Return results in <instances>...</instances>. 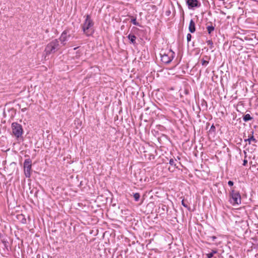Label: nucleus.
Masks as SVG:
<instances>
[{
    "mask_svg": "<svg viewBox=\"0 0 258 258\" xmlns=\"http://www.w3.org/2000/svg\"><path fill=\"white\" fill-rule=\"evenodd\" d=\"M94 23L91 20L89 15H87L85 21L83 23L82 29L84 33L87 36H91L93 34L94 30L93 27Z\"/></svg>",
    "mask_w": 258,
    "mask_h": 258,
    "instance_id": "nucleus-1",
    "label": "nucleus"
},
{
    "mask_svg": "<svg viewBox=\"0 0 258 258\" xmlns=\"http://www.w3.org/2000/svg\"><path fill=\"white\" fill-rule=\"evenodd\" d=\"M59 49V41L55 39L49 43L45 47L44 50V58L46 59V56L51 53H53Z\"/></svg>",
    "mask_w": 258,
    "mask_h": 258,
    "instance_id": "nucleus-2",
    "label": "nucleus"
},
{
    "mask_svg": "<svg viewBox=\"0 0 258 258\" xmlns=\"http://www.w3.org/2000/svg\"><path fill=\"white\" fill-rule=\"evenodd\" d=\"M241 196L238 191L235 190L234 188L230 189L229 191V200L230 203L234 206L239 205L241 204Z\"/></svg>",
    "mask_w": 258,
    "mask_h": 258,
    "instance_id": "nucleus-3",
    "label": "nucleus"
},
{
    "mask_svg": "<svg viewBox=\"0 0 258 258\" xmlns=\"http://www.w3.org/2000/svg\"><path fill=\"white\" fill-rule=\"evenodd\" d=\"M161 60L164 63H169L173 59L174 57V52L171 50H169L167 52H164L160 53Z\"/></svg>",
    "mask_w": 258,
    "mask_h": 258,
    "instance_id": "nucleus-4",
    "label": "nucleus"
},
{
    "mask_svg": "<svg viewBox=\"0 0 258 258\" xmlns=\"http://www.w3.org/2000/svg\"><path fill=\"white\" fill-rule=\"evenodd\" d=\"M12 129L13 134L17 137H20L23 133V129L21 125L17 123L13 122L12 124Z\"/></svg>",
    "mask_w": 258,
    "mask_h": 258,
    "instance_id": "nucleus-5",
    "label": "nucleus"
},
{
    "mask_svg": "<svg viewBox=\"0 0 258 258\" xmlns=\"http://www.w3.org/2000/svg\"><path fill=\"white\" fill-rule=\"evenodd\" d=\"M32 161L30 159H27L24 163V173L26 177H30L31 176Z\"/></svg>",
    "mask_w": 258,
    "mask_h": 258,
    "instance_id": "nucleus-6",
    "label": "nucleus"
},
{
    "mask_svg": "<svg viewBox=\"0 0 258 258\" xmlns=\"http://www.w3.org/2000/svg\"><path fill=\"white\" fill-rule=\"evenodd\" d=\"M70 37V34H69V30H65L62 32L60 36L59 39L61 42V43L64 45L66 44V42L68 40V38Z\"/></svg>",
    "mask_w": 258,
    "mask_h": 258,
    "instance_id": "nucleus-7",
    "label": "nucleus"
},
{
    "mask_svg": "<svg viewBox=\"0 0 258 258\" xmlns=\"http://www.w3.org/2000/svg\"><path fill=\"white\" fill-rule=\"evenodd\" d=\"M253 133V131L251 130L247 138L244 139V142H248L249 145L252 143H256L257 141L255 138H254Z\"/></svg>",
    "mask_w": 258,
    "mask_h": 258,
    "instance_id": "nucleus-8",
    "label": "nucleus"
},
{
    "mask_svg": "<svg viewBox=\"0 0 258 258\" xmlns=\"http://www.w3.org/2000/svg\"><path fill=\"white\" fill-rule=\"evenodd\" d=\"M186 3L189 8L200 7L201 6V3L198 0H187Z\"/></svg>",
    "mask_w": 258,
    "mask_h": 258,
    "instance_id": "nucleus-9",
    "label": "nucleus"
},
{
    "mask_svg": "<svg viewBox=\"0 0 258 258\" xmlns=\"http://www.w3.org/2000/svg\"><path fill=\"white\" fill-rule=\"evenodd\" d=\"M195 23L192 19H191L189 24L188 30L190 33H194L196 31Z\"/></svg>",
    "mask_w": 258,
    "mask_h": 258,
    "instance_id": "nucleus-10",
    "label": "nucleus"
},
{
    "mask_svg": "<svg viewBox=\"0 0 258 258\" xmlns=\"http://www.w3.org/2000/svg\"><path fill=\"white\" fill-rule=\"evenodd\" d=\"M128 39L130 40L131 43L135 44L136 43V36L134 35L130 34L127 36Z\"/></svg>",
    "mask_w": 258,
    "mask_h": 258,
    "instance_id": "nucleus-11",
    "label": "nucleus"
},
{
    "mask_svg": "<svg viewBox=\"0 0 258 258\" xmlns=\"http://www.w3.org/2000/svg\"><path fill=\"white\" fill-rule=\"evenodd\" d=\"M252 119V117L249 114H246L243 116L244 121H248Z\"/></svg>",
    "mask_w": 258,
    "mask_h": 258,
    "instance_id": "nucleus-12",
    "label": "nucleus"
},
{
    "mask_svg": "<svg viewBox=\"0 0 258 258\" xmlns=\"http://www.w3.org/2000/svg\"><path fill=\"white\" fill-rule=\"evenodd\" d=\"M208 32L209 34H211L214 30V27L212 25L208 26L207 27Z\"/></svg>",
    "mask_w": 258,
    "mask_h": 258,
    "instance_id": "nucleus-13",
    "label": "nucleus"
},
{
    "mask_svg": "<svg viewBox=\"0 0 258 258\" xmlns=\"http://www.w3.org/2000/svg\"><path fill=\"white\" fill-rule=\"evenodd\" d=\"M133 196H134L135 201L137 202L139 200V199L140 198V195L139 194V193L137 192V193L134 194Z\"/></svg>",
    "mask_w": 258,
    "mask_h": 258,
    "instance_id": "nucleus-14",
    "label": "nucleus"
},
{
    "mask_svg": "<svg viewBox=\"0 0 258 258\" xmlns=\"http://www.w3.org/2000/svg\"><path fill=\"white\" fill-rule=\"evenodd\" d=\"M202 64L204 66H207L209 63V61L208 60H205L204 59H202L201 60Z\"/></svg>",
    "mask_w": 258,
    "mask_h": 258,
    "instance_id": "nucleus-15",
    "label": "nucleus"
},
{
    "mask_svg": "<svg viewBox=\"0 0 258 258\" xmlns=\"http://www.w3.org/2000/svg\"><path fill=\"white\" fill-rule=\"evenodd\" d=\"M131 22L135 25L139 26V24L137 22L136 18L132 19L131 20Z\"/></svg>",
    "mask_w": 258,
    "mask_h": 258,
    "instance_id": "nucleus-16",
    "label": "nucleus"
},
{
    "mask_svg": "<svg viewBox=\"0 0 258 258\" xmlns=\"http://www.w3.org/2000/svg\"><path fill=\"white\" fill-rule=\"evenodd\" d=\"M207 43L208 45L210 46L211 48H212L214 47L213 43L212 40H208L207 41Z\"/></svg>",
    "mask_w": 258,
    "mask_h": 258,
    "instance_id": "nucleus-17",
    "label": "nucleus"
},
{
    "mask_svg": "<svg viewBox=\"0 0 258 258\" xmlns=\"http://www.w3.org/2000/svg\"><path fill=\"white\" fill-rule=\"evenodd\" d=\"M217 238V237L215 236H209L208 237L207 239L208 240H211L212 241H214L215 240V239Z\"/></svg>",
    "mask_w": 258,
    "mask_h": 258,
    "instance_id": "nucleus-18",
    "label": "nucleus"
},
{
    "mask_svg": "<svg viewBox=\"0 0 258 258\" xmlns=\"http://www.w3.org/2000/svg\"><path fill=\"white\" fill-rule=\"evenodd\" d=\"M169 164L172 166H175V160L173 159H170L169 160Z\"/></svg>",
    "mask_w": 258,
    "mask_h": 258,
    "instance_id": "nucleus-19",
    "label": "nucleus"
},
{
    "mask_svg": "<svg viewBox=\"0 0 258 258\" xmlns=\"http://www.w3.org/2000/svg\"><path fill=\"white\" fill-rule=\"evenodd\" d=\"M186 38H187V41L188 42L190 41L191 40V35L190 34H189V33H188L187 34Z\"/></svg>",
    "mask_w": 258,
    "mask_h": 258,
    "instance_id": "nucleus-20",
    "label": "nucleus"
},
{
    "mask_svg": "<svg viewBox=\"0 0 258 258\" xmlns=\"http://www.w3.org/2000/svg\"><path fill=\"white\" fill-rule=\"evenodd\" d=\"M206 255H207L208 258H212L213 256V255L211 252L209 253H207L206 254Z\"/></svg>",
    "mask_w": 258,
    "mask_h": 258,
    "instance_id": "nucleus-21",
    "label": "nucleus"
},
{
    "mask_svg": "<svg viewBox=\"0 0 258 258\" xmlns=\"http://www.w3.org/2000/svg\"><path fill=\"white\" fill-rule=\"evenodd\" d=\"M233 182L232 181H231V180H229L228 182V185L230 186H232L233 185Z\"/></svg>",
    "mask_w": 258,
    "mask_h": 258,
    "instance_id": "nucleus-22",
    "label": "nucleus"
},
{
    "mask_svg": "<svg viewBox=\"0 0 258 258\" xmlns=\"http://www.w3.org/2000/svg\"><path fill=\"white\" fill-rule=\"evenodd\" d=\"M181 204L182 205L185 207V208H187V205L184 203V200H183L182 201H181Z\"/></svg>",
    "mask_w": 258,
    "mask_h": 258,
    "instance_id": "nucleus-23",
    "label": "nucleus"
},
{
    "mask_svg": "<svg viewBox=\"0 0 258 258\" xmlns=\"http://www.w3.org/2000/svg\"><path fill=\"white\" fill-rule=\"evenodd\" d=\"M247 163V161L246 160H244L243 165L245 166Z\"/></svg>",
    "mask_w": 258,
    "mask_h": 258,
    "instance_id": "nucleus-24",
    "label": "nucleus"
},
{
    "mask_svg": "<svg viewBox=\"0 0 258 258\" xmlns=\"http://www.w3.org/2000/svg\"><path fill=\"white\" fill-rule=\"evenodd\" d=\"M217 252V251L216 250H212V251L211 253H212V254L214 255V254L216 253Z\"/></svg>",
    "mask_w": 258,
    "mask_h": 258,
    "instance_id": "nucleus-25",
    "label": "nucleus"
},
{
    "mask_svg": "<svg viewBox=\"0 0 258 258\" xmlns=\"http://www.w3.org/2000/svg\"><path fill=\"white\" fill-rule=\"evenodd\" d=\"M22 112H25L26 110V108H24L21 109Z\"/></svg>",
    "mask_w": 258,
    "mask_h": 258,
    "instance_id": "nucleus-26",
    "label": "nucleus"
}]
</instances>
